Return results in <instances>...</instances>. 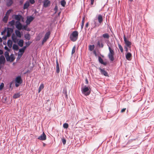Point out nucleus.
I'll use <instances>...</instances> for the list:
<instances>
[{"label": "nucleus", "mask_w": 154, "mask_h": 154, "mask_svg": "<svg viewBox=\"0 0 154 154\" xmlns=\"http://www.w3.org/2000/svg\"><path fill=\"white\" fill-rule=\"evenodd\" d=\"M44 88V85L43 84H41V85H40L39 88L42 89H43Z\"/></svg>", "instance_id": "obj_45"}, {"label": "nucleus", "mask_w": 154, "mask_h": 154, "mask_svg": "<svg viewBox=\"0 0 154 154\" xmlns=\"http://www.w3.org/2000/svg\"><path fill=\"white\" fill-rule=\"evenodd\" d=\"M56 64H57L56 66H59V63H58V61L57 60H56Z\"/></svg>", "instance_id": "obj_61"}, {"label": "nucleus", "mask_w": 154, "mask_h": 154, "mask_svg": "<svg viewBox=\"0 0 154 154\" xmlns=\"http://www.w3.org/2000/svg\"><path fill=\"white\" fill-rule=\"evenodd\" d=\"M98 61L100 63L105 66L107 64V63L106 62H104L103 60L100 57H98Z\"/></svg>", "instance_id": "obj_14"}, {"label": "nucleus", "mask_w": 154, "mask_h": 154, "mask_svg": "<svg viewBox=\"0 0 154 154\" xmlns=\"http://www.w3.org/2000/svg\"><path fill=\"white\" fill-rule=\"evenodd\" d=\"M7 36H4L3 37H2V38L4 39V40H5L7 38Z\"/></svg>", "instance_id": "obj_59"}, {"label": "nucleus", "mask_w": 154, "mask_h": 154, "mask_svg": "<svg viewBox=\"0 0 154 154\" xmlns=\"http://www.w3.org/2000/svg\"><path fill=\"white\" fill-rule=\"evenodd\" d=\"M51 32L50 31H48L45 34L44 37V39H45V40H47L49 38V36L50 35Z\"/></svg>", "instance_id": "obj_12"}, {"label": "nucleus", "mask_w": 154, "mask_h": 154, "mask_svg": "<svg viewBox=\"0 0 154 154\" xmlns=\"http://www.w3.org/2000/svg\"><path fill=\"white\" fill-rule=\"evenodd\" d=\"M15 21L14 20H12L11 21L9 22V23L10 24L11 26H13L15 24Z\"/></svg>", "instance_id": "obj_37"}, {"label": "nucleus", "mask_w": 154, "mask_h": 154, "mask_svg": "<svg viewBox=\"0 0 154 154\" xmlns=\"http://www.w3.org/2000/svg\"><path fill=\"white\" fill-rule=\"evenodd\" d=\"M128 47L125 46L124 48L125 49V51L126 52H128Z\"/></svg>", "instance_id": "obj_52"}, {"label": "nucleus", "mask_w": 154, "mask_h": 154, "mask_svg": "<svg viewBox=\"0 0 154 154\" xmlns=\"http://www.w3.org/2000/svg\"><path fill=\"white\" fill-rule=\"evenodd\" d=\"M21 57H19L18 55V57H17V60H19Z\"/></svg>", "instance_id": "obj_62"}, {"label": "nucleus", "mask_w": 154, "mask_h": 154, "mask_svg": "<svg viewBox=\"0 0 154 154\" xmlns=\"http://www.w3.org/2000/svg\"><path fill=\"white\" fill-rule=\"evenodd\" d=\"M20 96V94L19 93H17L14 94L13 97L14 98H17Z\"/></svg>", "instance_id": "obj_29"}, {"label": "nucleus", "mask_w": 154, "mask_h": 154, "mask_svg": "<svg viewBox=\"0 0 154 154\" xmlns=\"http://www.w3.org/2000/svg\"><path fill=\"white\" fill-rule=\"evenodd\" d=\"M29 6V2H26L24 5L23 9H27Z\"/></svg>", "instance_id": "obj_24"}, {"label": "nucleus", "mask_w": 154, "mask_h": 154, "mask_svg": "<svg viewBox=\"0 0 154 154\" xmlns=\"http://www.w3.org/2000/svg\"><path fill=\"white\" fill-rule=\"evenodd\" d=\"M5 62V57L3 55L0 56V64H4Z\"/></svg>", "instance_id": "obj_13"}, {"label": "nucleus", "mask_w": 154, "mask_h": 154, "mask_svg": "<svg viewBox=\"0 0 154 154\" xmlns=\"http://www.w3.org/2000/svg\"><path fill=\"white\" fill-rule=\"evenodd\" d=\"M102 37L105 39H109V35L107 33H105L102 35Z\"/></svg>", "instance_id": "obj_21"}, {"label": "nucleus", "mask_w": 154, "mask_h": 154, "mask_svg": "<svg viewBox=\"0 0 154 154\" xmlns=\"http://www.w3.org/2000/svg\"><path fill=\"white\" fill-rule=\"evenodd\" d=\"M95 48L94 45H90L89 46V49L90 51H92Z\"/></svg>", "instance_id": "obj_31"}, {"label": "nucleus", "mask_w": 154, "mask_h": 154, "mask_svg": "<svg viewBox=\"0 0 154 154\" xmlns=\"http://www.w3.org/2000/svg\"><path fill=\"white\" fill-rule=\"evenodd\" d=\"M25 38L28 40H29L30 39V36L29 33L26 34L24 35Z\"/></svg>", "instance_id": "obj_26"}, {"label": "nucleus", "mask_w": 154, "mask_h": 154, "mask_svg": "<svg viewBox=\"0 0 154 154\" xmlns=\"http://www.w3.org/2000/svg\"><path fill=\"white\" fill-rule=\"evenodd\" d=\"M8 17L6 16H5L3 18V21L5 22H6L8 20Z\"/></svg>", "instance_id": "obj_38"}, {"label": "nucleus", "mask_w": 154, "mask_h": 154, "mask_svg": "<svg viewBox=\"0 0 154 154\" xmlns=\"http://www.w3.org/2000/svg\"><path fill=\"white\" fill-rule=\"evenodd\" d=\"M99 69L100 71V72L101 75H104L105 76H109L108 73L104 69H102L100 68H99Z\"/></svg>", "instance_id": "obj_9"}, {"label": "nucleus", "mask_w": 154, "mask_h": 154, "mask_svg": "<svg viewBox=\"0 0 154 154\" xmlns=\"http://www.w3.org/2000/svg\"><path fill=\"white\" fill-rule=\"evenodd\" d=\"M60 4L63 7H65L66 4V2L64 0H62L60 2Z\"/></svg>", "instance_id": "obj_33"}, {"label": "nucleus", "mask_w": 154, "mask_h": 154, "mask_svg": "<svg viewBox=\"0 0 154 154\" xmlns=\"http://www.w3.org/2000/svg\"><path fill=\"white\" fill-rule=\"evenodd\" d=\"M34 19V17L32 16L27 17L26 22L27 25L29 24Z\"/></svg>", "instance_id": "obj_8"}, {"label": "nucleus", "mask_w": 154, "mask_h": 154, "mask_svg": "<svg viewBox=\"0 0 154 154\" xmlns=\"http://www.w3.org/2000/svg\"><path fill=\"white\" fill-rule=\"evenodd\" d=\"M50 3V2L49 0H45L44 2V6L45 7H47Z\"/></svg>", "instance_id": "obj_16"}, {"label": "nucleus", "mask_w": 154, "mask_h": 154, "mask_svg": "<svg viewBox=\"0 0 154 154\" xmlns=\"http://www.w3.org/2000/svg\"><path fill=\"white\" fill-rule=\"evenodd\" d=\"M14 18L15 20H17V21H19V22L20 21L21 19L22 18V16L20 15H14Z\"/></svg>", "instance_id": "obj_11"}, {"label": "nucleus", "mask_w": 154, "mask_h": 154, "mask_svg": "<svg viewBox=\"0 0 154 154\" xmlns=\"http://www.w3.org/2000/svg\"><path fill=\"white\" fill-rule=\"evenodd\" d=\"M11 34V33H10L9 32H8V31H7V37H9L10 36Z\"/></svg>", "instance_id": "obj_51"}, {"label": "nucleus", "mask_w": 154, "mask_h": 154, "mask_svg": "<svg viewBox=\"0 0 154 154\" xmlns=\"http://www.w3.org/2000/svg\"><path fill=\"white\" fill-rule=\"evenodd\" d=\"M25 30H26L27 31H30V29L29 28L27 27V28H26V29Z\"/></svg>", "instance_id": "obj_63"}, {"label": "nucleus", "mask_w": 154, "mask_h": 154, "mask_svg": "<svg viewBox=\"0 0 154 154\" xmlns=\"http://www.w3.org/2000/svg\"><path fill=\"white\" fill-rule=\"evenodd\" d=\"M16 27L18 30H21L22 29L23 26L19 21L16 22Z\"/></svg>", "instance_id": "obj_6"}, {"label": "nucleus", "mask_w": 154, "mask_h": 154, "mask_svg": "<svg viewBox=\"0 0 154 154\" xmlns=\"http://www.w3.org/2000/svg\"><path fill=\"white\" fill-rule=\"evenodd\" d=\"M60 72V68L59 66H56V72L59 73Z\"/></svg>", "instance_id": "obj_43"}, {"label": "nucleus", "mask_w": 154, "mask_h": 154, "mask_svg": "<svg viewBox=\"0 0 154 154\" xmlns=\"http://www.w3.org/2000/svg\"><path fill=\"white\" fill-rule=\"evenodd\" d=\"M19 30H16L15 32V33L17 36L20 38L21 37L22 35Z\"/></svg>", "instance_id": "obj_22"}, {"label": "nucleus", "mask_w": 154, "mask_h": 154, "mask_svg": "<svg viewBox=\"0 0 154 154\" xmlns=\"http://www.w3.org/2000/svg\"><path fill=\"white\" fill-rule=\"evenodd\" d=\"M5 48L6 49V50H9V49H8V48L6 46H5Z\"/></svg>", "instance_id": "obj_64"}, {"label": "nucleus", "mask_w": 154, "mask_h": 154, "mask_svg": "<svg viewBox=\"0 0 154 154\" xmlns=\"http://www.w3.org/2000/svg\"><path fill=\"white\" fill-rule=\"evenodd\" d=\"M69 127L68 124L67 123H65L63 124V127L64 128L67 129Z\"/></svg>", "instance_id": "obj_36"}, {"label": "nucleus", "mask_w": 154, "mask_h": 154, "mask_svg": "<svg viewBox=\"0 0 154 154\" xmlns=\"http://www.w3.org/2000/svg\"><path fill=\"white\" fill-rule=\"evenodd\" d=\"M11 38L13 41L14 42L16 43L17 41V37L15 36L14 33L12 34Z\"/></svg>", "instance_id": "obj_18"}, {"label": "nucleus", "mask_w": 154, "mask_h": 154, "mask_svg": "<svg viewBox=\"0 0 154 154\" xmlns=\"http://www.w3.org/2000/svg\"><path fill=\"white\" fill-rule=\"evenodd\" d=\"M88 23H87L86 24L85 26V29H86V28H87L88 27Z\"/></svg>", "instance_id": "obj_55"}, {"label": "nucleus", "mask_w": 154, "mask_h": 154, "mask_svg": "<svg viewBox=\"0 0 154 154\" xmlns=\"http://www.w3.org/2000/svg\"><path fill=\"white\" fill-rule=\"evenodd\" d=\"M31 42L29 41L27 42H26V46H28L30 45V44H31Z\"/></svg>", "instance_id": "obj_49"}, {"label": "nucleus", "mask_w": 154, "mask_h": 154, "mask_svg": "<svg viewBox=\"0 0 154 154\" xmlns=\"http://www.w3.org/2000/svg\"><path fill=\"white\" fill-rule=\"evenodd\" d=\"M47 41L46 40H45V39H43V41L42 42V45H43L44 43L45 42Z\"/></svg>", "instance_id": "obj_56"}, {"label": "nucleus", "mask_w": 154, "mask_h": 154, "mask_svg": "<svg viewBox=\"0 0 154 154\" xmlns=\"http://www.w3.org/2000/svg\"><path fill=\"white\" fill-rule=\"evenodd\" d=\"M3 53V51L2 50L0 49V54H2Z\"/></svg>", "instance_id": "obj_60"}, {"label": "nucleus", "mask_w": 154, "mask_h": 154, "mask_svg": "<svg viewBox=\"0 0 154 154\" xmlns=\"http://www.w3.org/2000/svg\"><path fill=\"white\" fill-rule=\"evenodd\" d=\"M103 39H101L100 40H99L97 42V46L100 48H103L104 46V44L103 43Z\"/></svg>", "instance_id": "obj_7"}, {"label": "nucleus", "mask_w": 154, "mask_h": 154, "mask_svg": "<svg viewBox=\"0 0 154 154\" xmlns=\"http://www.w3.org/2000/svg\"><path fill=\"white\" fill-rule=\"evenodd\" d=\"M13 49L16 51L18 50L19 47L18 45L15 44H14L13 46Z\"/></svg>", "instance_id": "obj_27"}, {"label": "nucleus", "mask_w": 154, "mask_h": 154, "mask_svg": "<svg viewBox=\"0 0 154 154\" xmlns=\"http://www.w3.org/2000/svg\"><path fill=\"white\" fill-rule=\"evenodd\" d=\"M94 26H93V28H92L91 29H92L93 28H95L96 27H98L100 26V24H99L98 23H97L95 21H94Z\"/></svg>", "instance_id": "obj_30"}, {"label": "nucleus", "mask_w": 154, "mask_h": 154, "mask_svg": "<svg viewBox=\"0 0 154 154\" xmlns=\"http://www.w3.org/2000/svg\"><path fill=\"white\" fill-rule=\"evenodd\" d=\"M40 38H41V37H40V36L38 35L37 36V37L36 38V40H38V41L39 40H40Z\"/></svg>", "instance_id": "obj_53"}, {"label": "nucleus", "mask_w": 154, "mask_h": 154, "mask_svg": "<svg viewBox=\"0 0 154 154\" xmlns=\"http://www.w3.org/2000/svg\"><path fill=\"white\" fill-rule=\"evenodd\" d=\"M124 40L125 45V46L128 47L130 48H131V42L128 41L125 36H124Z\"/></svg>", "instance_id": "obj_5"}, {"label": "nucleus", "mask_w": 154, "mask_h": 154, "mask_svg": "<svg viewBox=\"0 0 154 154\" xmlns=\"http://www.w3.org/2000/svg\"><path fill=\"white\" fill-rule=\"evenodd\" d=\"M27 47V46H24L23 48L20 49V51H24H24L25 49H26Z\"/></svg>", "instance_id": "obj_46"}, {"label": "nucleus", "mask_w": 154, "mask_h": 154, "mask_svg": "<svg viewBox=\"0 0 154 154\" xmlns=\"http://www.w3.org/2000/svg\"><path fill=\"white\" fill-rule=\"evenodd\" d=\"M12 0H7L6 2V5L8 7L10 6L13 3Z\"/></svg>", "instance_id": "obj_15"}, {"label": "nucleus", "mask_w": 154, "mask_h": 154, "mask_svg": "<svg viewBox=\"0 0 154 154\" xmlns=\"http://www.w3.org/2000/svg\"><path fill=\"white\" fill-rule=\"evenodd\" d=\"M58 9L57 6L56 5L54 8V10L55 11V13H56Z\"/></svg>", "instance_id": "obj_48"}, {"label": "nucleus", "mask_w": 154, "mask_h": 154, "mask_svg": "<svg viewBox=\"0 0 154 154\" xmlns=\"http://www.w3.org/2000/svg\"><path fill=\"white\" fill-rule=\"evenodd\" d=\"M131 54L129 52H128L125 55L126 58L129 60H131L130 58L131 56Z\"/></svg>", "instance_id": "obj_17"}, {"label": "nucleus", "mask_w": 154, "mask_h": 154, "mask_svg": "<svg viewBox=\"0 0 154 154\" xmlns=\"http://www.w3.org/2000/svg\"><path fill=\"white\" fill-rule=\"evenodd\" d=\"M29 2L32 4H34L35 2V0H29Z\"/></svg>", "instance_id": "obj_50"}, {"label": "nucleus", "mask_w": 154, "mask_h": 154, "mask_svg": "<svg viewBox=\"0 0 154 154\" xmlns=\"http://www.w3.org/2000/svg\"><path fill=\"white\" fill-rule=\"evenodd\" d=\"M23 40L21 39L19 41L18 44L20 46V47H22L23 46Z\"/></svg>", "instance_id": "obj_28"}, {"label": "nucleus", "mask_w": 154, "mask_h": 154, "mask_svg": "<svg viewBox=\"0 0 154 154\" xmlns=\"http://www.w3.org/2000/svg\"><path fill=\"white\" fill-rule=\"evenodd\" d=\"M12 9H9L8 10L7 12H6V14H7V15H9V14L11 13V11H12Z\"/></svg>", "instance_id": "obj_42"}, {"label": "nucleus", "mask_w": 154, "mask_h": 154, "mask_svg": "<svg viewBox=\"0 0 154 154\" xmlns=\"http://www.w3.org/2000/svg\"><path fill=\"white\" fill-rule=\"evenodd\" d=\"M27 25L26 24V25L23 26L22 29H23L25 30L26 29V28L27 27Z\"/></svg>", "instance_id": "obj_47"}, {"label": "nucleus", "mask_w": 154, "mask_h": 154, "mask_svg": "<svg viewBox=\"0 0 154 154\" xmlns=\"http://www.w3.org/2000/svg\"><path fill=\"white\" fill-rule=\"evenodd\" d=\"M78 35L77 31H73L70 35V39L73 42L75 41L77 39Z\"/></svg>", "instance_id": "obj_3"}, {"label": "nucleus", "mask_w": 154, "mask_h": 154, "mask_svg": "<svg viewBox=\"0 0 154 154\" xmlns=\"http://www.w3.org/2000/svg\"><path fill=\"white\" fill-rule=\"evenodd\" d=\"M12 42L11 40H8L7 42V45L8 47L11 48L12 47Z\"/></svg>", "instance_id": "obj_25"}, {"label": "nucleus", "mask_w": 154, "mask_h": 154, "mask_svg": "<svg viewBox=\"0 0 154 154\" xmlns=\"http://www.w3.org/2000/svg\"><path fill=\"white\" fill-rule=\"evenodd\" d=\"M4 87V84L3 83H2L0 85V90L3 89Z\"/></svg>", "instance_id": "obj_44"}, {"label": "nucleus", "mask_w": 154, "mask_h": 154, "mask_svg": "<svg viewBox=\"0 0 154 154\" xmlns=\"http://www.w3.org/2000/svg\"><path fill=\"white\" fill-rule=\"evenodd\" d=\"M38 139L41 140H44L46 139V136L43 132L42 134L38 137Z\"/></svg>", "instance_id": "obj_10"}, {"label": "nucleus", "mask_w": 154, "mask_h": 154, "mask_svg": "<svg viewBox=\"0 0 154 154\" xmlns=\"http://www.w3.org/2000/svg\"><path fill=\"white\" fill-rule=\"evenodd\" d=\"M75 46H74L72 49V55L75 52Z\"/></svg>", "instance_id": "obj_41"}, {"label": "nucleus", "mask_w": 154, "mask_h": 154, "mask_svg": "<svg viewBox=\"0 0 154 154\" xmlns=\"http://www.w3.org/2000/svg\"><path fill=\"white\" fill-rule=\"evenodd\" d=\"M24 52L23 51H20V49L18 54V55L19 57H21Z\"/></svg>", "instance_id": "obj_32"}, {"label": "nucleus", "mask_w": 154, "mask_h": 154, "mask_svg": "<svg viewBox=\"0 0 154 154\" xmlns=\"http://www.w3.org/2000/svg\"><path fill=\"white\" fill-rule=\"evenodd\" d=\"M15 60V58L14 57L13 54H11L9 58V60L8 61H10V62H13Z\"/></svg>", "instance_id": "obj_19"}, {"label": "nucleus", "mask_w": 154, "mask_h": 154, "mask_svg": "<svg viewBox=\"0 0 154 154\" xmlns=\"http://www.w3.org/2000/svg\"><path fill=\"white\" fill-rule=\"evenodd\" d=\"M22 80L21 76H19L17 77L15 79V86L18 87L19 85L22 83Z\"/></svg>", "instance_id": "obj_4"}, {"label": "nucleus", "mask_w": 154, "mask_h": 154, "mask_svg": "<svg viewBox=\"0 0 154 154\" xmlns=\"http://www.w3.org/2000/svg\"><path fill=\"white\" fill-rule=\"evenodd\" d=\"M85 18L84 17L83 18V19H82V22L81 27V29H82L83 28V27H84V23H85Z\"/></svg>", "instance_id": "obj_35"}, {"label": "nucleus", "mask_w": 154, "mask_h": 154, "mask_svg": "<svg viewBox=\"0 0 154 154\" xmlns=\"http://www.w3.org/2000/svg\"><path fill=\"white\" fill-rule=\"evenodd\" d=\"M7 31H8V32L11 33L13 32V29L12 28H8Z\"/></svg>", "instance_id": "obj_39"}, {"label": "nucleus", "mask_w": 154, "mask_h": 154, "mask_svg": "<svg viewBox=\"0 0 154 154\" xmlns=\"http://www.w3.org/2000/svg\"><path fill=\"white\" fill-rule=\"evenodd\" d=\"M109 51V52L108 54V57L111 61H113L114 60L113 56L114 54V51L113 49H112L109 45H107Z\"/></svg>", "instance_id": "obj_1"}, {"label": "nucleus", "mask_w": 154, "mask_h": 154, "mask_svg": "<svg viewBox=\"0 0 154 154\" xmlns=\"http://www.w3.org/2000/svg\"><path fill=\"white\" fill-rule=\"evenodd\" d=\"M97 20L100 23H101L103 21L102 16L101 15H99L97 18Z\"/></svg>", "instance_id": "obj_20"}, {"label": "nucleus", "mask_w": 154, "mask_h": 154, "mask_svg": "<svg viewBox=\"0 0 154 154\" xmlns=\"http://www.w3.org/2000/svg\"><path fill=\"white\" fill-rule=\"evenodd\" d=\"M47 41L46 40H45V39H43V41L42 42V45H43L44 43L45 42Z\"/></svg>", "instance_id": "obj_57"}, {"label": "nucleus", "mask_w": 154, "mask_h": 154, "mask_svg": "<svg viewBox=\"0 0 154 154\" xmlns=\"http://www.w3.org/2000/svg\"><path fill=\"white\" fill-rule=\"evenodd\" d=\"M94 0H91V5H93Z\"/></svg>", "instance_id": "obj_58"}, {"label": "nucleus", "mask_w": 154, "mask_h": 154, "mask_svg": "<svg viewBox=\"0 0 154 154\" xmlns=\"http://www.w3.org/2000/svg\"><path fill=\"white\" fill-rule=\"evenodd\" d=\"M118 46L119 48V50H120L121 52L122 53H123V48L122 47V46L120 44H118Z\"/></svg>", "instance_id": "obj_34"}, {"label": "nucleus", "mask_w": 154, "mask_h": 154, "mask_svg": "<svg viewBox=\"0 0 154 154\" xmlns=\"http://www.w3.org/2000/svg\"><path fill=\"white\" fill-rule=\"evenodd\" d=\"M5 56L6 57V59L7 61L9 60V58L10 56L9 55V54L7 51H6L5 53Z\"/></svg>", "instance_id": "obj_23"}, {"label": "nucleus", "mask_w": 154, "mask_h": 154, "mask_svg": "<svg viewBox=\"0 0 154 154\" xmlns=\"http://www.w3.org/2000/svg\"><path fill=\"white\" fill-rule=\"evenodd\" d=\"M62 142L63 145H65L66 143V141L65 139L63 137L62 139Z\"/></svg>", "instance_id": "obj_40"}, {"label": "nucleus", "mask_w": 154, "mask_h": 154, "mask_svg": "<svg viewBox=\"0 0 154 154\" xmlns=\"http://www.w3.org/2000/svg\"><path fill=\"white\" fill-rule=\"evenodd\" d=\"M126 109L125 108H123V109H122L121 111V112H124L125 110H126Z\"/></svg>", "instance_id": "obj_54"}, {"label": "nucleus", "mask_w": 154, "mask_h": 154, "mask_svg": "<svg viewBox=\"0 0 154 154\" xmlns=\"http://www.w3.org/2000/svg\"><path fill=\"white\" fill-rule=\"evenodd\" d=\"M82 92L85 96H88L91 93V89L89 88L85 85L82 88Z\"/></svg>", "instance_id": "obj_2"}]
</instances>
